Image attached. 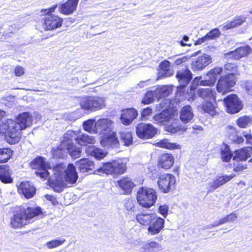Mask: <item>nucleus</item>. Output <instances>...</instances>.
Segmentation results:
<instances>
[{
  "label": "nucleus",
  "mask_w": 252,
  "mask_h": 252,
  "mask_svg": "<svg viewBox=\"0 0 252 252\" xmlns=\"http://www.w3.org/2000/svg\"><path fill=\"white\" fill-rule=\"evenodd\" d=\"M32 124V116L25 112L20 114L16 120L8 119L0 125V132L5 134L8 143L14 144L20 139V130L30 127Z\"/></svg>",
  "instance_id": "1"
},
{
  "label": "nucleus",
  "mask_w": 252,
  "mask_h": 252,
  "mask_svg": "<svg viewBox=\"0 0 252 252\" xmlns=\"http://www.w3.org/2000/svg\"><path fill=\"white\" fill-rule=\"evenodd\" d=\"M42 213L39 207H23L11 219L10 225L14 228H19L32 223L34 218Z\"/></svg>",
  "instance_id": "2"
},
{
  "label": "nucleus",
  "mask_w": 252,
  "mask_h": 252,
  "mask_svg": "<svg viewBox=\"0 0 252 252\" xmlns=\"http://www.w3.org/2000/svg\"><path fill=\"white\" fill-rule=\"evenodd\" d=\"M32 168L36 169L35 174L44 180L52 179L50 174L52 173L56 178V181L60 182L59 173L64 171V168L62 165H57L52 169L48 163L46 162L45 159L43 157H38L34 159L31 164Z\"/></svg>",
  "instance_id": "3"
},
{
  "label": "nucleus",
  "mask_w": 252,
  "mask_h": 252,
  "mask_svg": "<svg viewBox=\"0 0 252 252\" xmlns=\"http://www.w3.org/2000/svg\"><path fill=\"white\" fill-rule=\"evenodd\" d=\"M59 165H62L64 168V171L61 174L59 173L60 182L58 183L56 181V178L53 175L52 179H49V183L55 191L60 192L62 191L65 184L63 180V175L64 173V180L69 184L75 183L78 179V176L75 167L73 164H68L66 170L63 165L59 164Z\"/></svg>",
  "instance_id": "4"
},
{
  "label": "nucleus",
  "mask_w": 252,
  "mask_h": 252,
  "mask_svg": "<svg viewBox=\"0 0 252 252\" xmlns=\"http://www.w3.org/2000/svg\"><path fill=\"white\" fill-rule=\"evenodd\" d=\"M126 161L122 159L104 163L102 166L94 171L95 174L105 173L114 176L124 174L126 170Z\"/></svg>",
  "instance_id": "5"
},
{
  "label": "nucleus",
  "mask_w": 252,
  "mask_h": 252,
  "mask_svg": "<svg viewBox=\"0 0 252 252\" xmlns=\"http://www.w3.org/2000/svg\"><path fill=\"white\" fill-rule=\"evenodd\" d=\"M136 198L140 206L148 208L154 205L157 195L155 189L143 187L137 191Z\"/></svg>",
  "instance_id": "6"
},
{
  "label": "nucleus",
  "mask_w": 252,
  "mask_h": 252,
  "mask_svg": "<svg viewBox=\"0 0 252 252\" xmlns=\"http://www.w3.org/2000/svg\"><path fill=\"white\" fill-rule=\"evenodd\" d=\"M79 102L81 108L85 110L95 111L102 109L105 105L104 98L99 96L83 97Z\"/></svg>",
  "instance_id": "7"
},
{
  "label": "nucleus",
  "mask_w": 252,
  "mask_h": 252,
  "mask_svg": "<svg viewBox=\"0 0 252 252\" xmlns=\"http://www.w3.org/2000/svg\"><path fill=\"white\" fill-rule=\"evenodd\" d=\"M170 103L168 99H163L159 104V107H157L158 111L163 110L162 112L155 115L153 117L155 122L159 125H163L166 126L170 121L171 117L173 115L171 114L167 108L170 106Z\"/></svg>",
  "instance_id": "8"
},
{
  "label": "nucleus",
  "mask_w": 252,
  "mask_h": 252,
  "mask_svg": "<svg viewBox=\"0 0 252 252\" xmlns=\"http://www.w3.org/2000/svg\"><path fill=\"white\" fill-rule=\"evenodd\" d=\"M176 178L170 174H164L160 175L158 181L159 189L164 193H167L175 188Z\"/></svg>",
  "instance_id": "9"
},
{
  "label": "nucleus",
  "mask_w": 252,
  "mask_h": 252,
  "mask_svg": "<svg viewBox=\"0 0 252 252\" xmlns=\"http://www.w3.org/2000/svg\"><path fill=\"white\" fill-rule=\"evenodd\" d=\"M157 129L150 124L141 123L136 126V135L141 139L151 138L157 134Z\"/></svg>",
  "instance_id": "10"
},
{
  "label": "nucleus",
  "mask_w": 252,
  "mask_h": 252,
  "mask_svg": "<svg viewBox=\"0 0 252 252\" xmlns=\"http://www.w3.org/2000/svg\"><path fill=\"white\" fill-rule=\"evenodd\" d=\"M224 103L228 113L235 114L242 109V102L235 94L227 95L224 99Z\"/></svg>",
  "instance_id": "11"
},
{
  "label": "nucleus",
  "mask_w": 252,
  "mask_h": 252,
  "mask_svg": "<svg viewBox=\"0 0 252 252\" xmlns=\"http://www.w3.org/2000/svg\"><path fill=\"white\" fill-rule=\"evenodd\" d=\"M235 84V77L230 73L229 75L222 76L219 79L217 86L218 92L225 94Z\"/></svg>",
  "instance_id": "12"
},
{
  "label": "nucleus",
  "mask_w": 252,
  "mask_h": 252,
  "mask_svg": "<svg viewBox=\"0 0 252 252\" xmlns=\"http://www.w3.org/2000/svg\"><path fill=\"white\" fill-rule=\"evenodd\" d=\"M43 28L45 30H53L62 26L63 20L57 15L54 14H45Z\"/></svg>",
  "instance_id": "13"
},
{
  "label": "nucleus",
  "mask_w": 252,
  "mask_h": 252,
  "mask_svg": "<svg viewBox=\"0 0 252 252\" xmlns=\"http://www.w3.org/2000/svg\"><path fill=\"white\" fill-rule=\"evenodd\" d=\"M212 62L211 56L208 54H204L201 56H198L192 62V69L193 71L201 70L210 64Z\"/></svg>",
  "instance_id": "14"
},
{
  "label": "nucleus",
  "mask_w": 252,
  "mask_h": 252,
  "mask_svg": "<svg viewBox=\"0 0 252 252\" xmlns=\"http://www.w3.org/2000/svg\"><path fill=\"white\" fill-rule=\"evenodd\" d=\"M148 226V231L149 234L151 235L158 234L164 228V220L156 215L154 219L152 220Z\"/></svg>",
  "instance_id": "15"
},
{
  "label": "nucleus",
  "mask_w": 252,
  "mask_h": 252,
  "mask_svg": "<svg viewBox=\"0 0 252 252\" xmlns=\"http://www.w3.org/2000/svg\"><path fill=\"white\" fill-rule=\"evenodd\" d=\"M113 122L108 118H103L98 120L95 122L97 133L99 134H107L111 130Z\"/></svg>",
  "instance_id": "16"
},
{
  "label": "nucleus",
  "mask_w": 252,
  "mask_h": 252,
  "mask_svg": "<svg viewBox=\"0 0 252 252\" xmlns=\"http://www.w3.org/2000/svg\"><path fill=\"white\" fill-rule=\"evenodd\" d=\"M223 68L220 67H215L210 70L204 76V80L202 82V84L205 86L214 85L219 76L222 72Z\"/></svg>",
  "instance_id": "17"
},
{
  "label": "nucleus",
  "mask_w": 252,
  "mask_h": 252,
  "mask_svg": "<svg viewBox=\"0 0 252 252\" xmlns=\"http://www.w3.org/2000/svg\"><path fill=\"white\" fill-rule=\"evenodd\" d=\"M235 176L234 174L224 176H217L214 178L213 180L210 182L208 187V191H212L225 183L231 180Z\"/></svg>",
  "instance_id": "18"
},
{
  "label": "nucleus",
  "mask_w": 252,
  "mask_h": 252,
  "mask_svg": "<svg viewBox=\"0 0 252 252\" xmlns=\"http://www.w3.org/2000/svg\"><path fill=\"white\" fill-rule=\"evenodd\" d=\"M100 144L104 147H116L119 145V141L116 137V133L110 131L104 134L101 138Z\"/></svg>",
  "instance_id": "19"
},
{
  "label": "nucleus",
  "mask_w": 252,
  "mask_h": 252,
  "mask_svg": "<svg viewBox=\"0 0 252 252\" xmlns=\"http://www.w3.org/2000/svg\"><path fill=\"white\" fill-rule=\"evenodd\" d=\"M138 116L137 111L133 108L124 109L121 116L122 123L126 126L131 124Z\"/></svg>",
  "instance_id": "20"
},
{
  "label": "nucleus",
  "mask_w": 252,
  "mask_h": 252,
  "mask_svg": "<svg viewBox=\"0 0 252 252\" xmlns=\"http://www.w3.org/2000/svg\"><path fill=\"white\" fill-rule=\"evenodd\" d=\"M18 191L20 194H23L26 198L32 197L35 193V189L31 185L29 182H21L17 186Z\"/></svg>",
  "instance_id": "21"
},
{
  "label": "nucleus",
  "mask_w": 252,
  "mask_h": 252,
  "mask_svg": "<svg viewBox=\"0 0 252 252\" xmlns=\"http://www.w3.org/2000/svg\"><path fill=\"white\" fill-rule=\"evenodd\" d=\"M252 49L249 45L237 48L236 50L227 53L226 56L234 60H238L251 54Z\"/></svg>",
  "instance_id": "22"
},
{
  "label": "nucleus",
  "mask_w": 252,
  "mask_h": 252,
  "mask_svg": "<svg viewBox=\"0 0 252 252\" xmlns=\"http://www.w3.org/2000/svg\"><path fill=\"white\" fill-rule=\"evenodd\" d=\"M78 1L79 0H68L59 5V12L65 15L71 14L76 9Z\"/></svg>",
  "instance_id": "23"
},
{
  "label": "nucleus",
  "mask_w": 252,
  "mask_h": 252,
  "mask_svg": "<svg viewBox=\"0 0 252 252\" xmlns=\"http://www.w3.org/2000/svg\"><path fill=\"white\" fill-rule=\"evenodd\" d=\"M176 77L180 87H185L190 82L192 78V73L188 69L181 70L177 72Z\"/></svg>",
  "instance_id": "24"
},
{
  "label": "nucleus",
  "mask_w": 252,
  "mask_h": 252,
  "mask_svg": "<svg viewBox=\"0 0 252 252\" xmlns=\"http://www.w3.org/2000/svg\"><path fill=\"white\" fill-rule=\"evenodd\" d=\"M174 162V157L169 154H163L158 158V166L163 169H169Z\"/></svg>",
  "instance_id": "25"
},
{
  "label": "nucleus",
  "mask_w": 252,
  "mask_h": 252,
  "mask_svg": "<svg viewBox=\"0 0 252 252\" xmlns=\"http://www.w3.org/2000/svg\"><path fill=\"white\" fill-rule=\"evenodd\" d=\"M180 123L179 120L174 118L173 115L171 117L170 122L165 126V130L171 133H174L181 130H185L186 128L182 126Z\"/></svg>",
  "instance_id": "26"
},
{
  "label": "nucleus",
  "mask_w": 252,
  "mask_h": 252,
  "mask_svg": "<svg viewBox=\"0 0 252 252\" xmlns=\"http://www.w3.org/2000/svg\"><path fill=\"white\" fill-rule=\"evenodd\" d=\"M162 250L161 245L155 241H148L142 244L141 252H158Z\"/></svg>",
  "instance_id": "27"
},
{
  "label": "nucleus",
  "mask_w": 252,
  "mask_h": 252,
  "mask_svg": "<svg viewBox=\"0 0 252 252\" xmlns=\"http://www.w3.org/2000/svg\"><path fill=\"white\" fill-rule=\"evenodd\" d=\"M76 165L78 166L79 171L83 173L89 172L94 168V162L88 158H82L77 161Z\"/></svg>",
  "instance_id": "28"
},
{
  "label": "nucleus",
  "mask_w": 252,
  "mask_h": 252,
  "mask_svg": "<svg viewBox=\"0 0 252 252\" xmlns=\"http://www.w3.org/2000/svg\"><path fill=\"white\" fill-rule=\"evenodd\" d=\"M160 70L158 72V78H166L173 75V72L170 69V63L167 60H164L159 64Z\"/></svg>",
  "instance_id": "29"
},
{
  "label": "nucleus",
  "mask_w": 252,
  "mask_h": 252,
  "mask_svg": "<svg viewBox=\"0 0 252 252\" xmlns=\"http://www.w3.org/2000/svg\"><path fill=\"white\" fill-rule=\"evenodd\" d=\"M117 185L123 190L125 194L129 193L134 186L131 179L126 177L117 181Z\"/></svg>",
  "instance_id": "30"
},
{
  "label": "nucleus",
  "mask_w": 252,
  "mask_h": 252,
  "mask_svg": "<svg viewBox=\"0 0 252 252\" xmlns=\"http://www.w3.org/2000/svg\"><path fill=\"white\" fill-rule=\"evenodd\" d=\"M87 155L94 157L96 159L103 158L106 155V153L100 148L94 146H88L86 149Z\"/></svg>",
  "instance_id": "31"
},
{
  "label": "nucleus",
  "mask_w": 252,
  "mask_h": 252,
  "mask_svg": "<svg viewBox=\"0 0 252 252\" xmlns=\"http://www.w3.org/2000/svg\"><path fill=\"white\" fill-rule=\"evenodd\" d=\"M78 135L77 131L68 130L64 134L63 139L61 141L62 146L67 147L69 145L73 144V139L76 141V138Z\"/></svg>",
  "instance_id": "32"
},
{
  "label": "nucleus",
  "mask_w": 252,
  "mask_h": 252,
  "mask_svg": "<svg viewBox=\"0 0 252 252\" xmlns=\"http://www.w3.org/2000/svg\"><path fill=\"white\" fill-rule=\"evenodd\" d=\"M180 119L184 123L189 122L193 117V114L191 107L186 105L183 107L180 111Z\"/></svg>",
  "instance_id": "33"
},
{
  "label": "nucleus",
  "mask_w": 252,
  "mask_h": 252,
  "mask_svg": "<svg viewBox=\"0 0 252 252\" xmlns=\"http://www.w3.org/2000/svg\"><path fill=\"white\" fill-rule=\"evenodd\" d=\"M155 216L154 214L140 213L136 215V219L141 224L148 225Z\"/></svg>",
  "instance_id": "34"
},
{
  "label": "nucleus",
  "mask_w": 252,
  "mask_h": 252,
  "mask_svg": "<svg viewBox=\"0 0 252 252\" xmlns=\"http://www.w3.org/2000/svg\"><path fill=\"white\" fill-rule=\"evenodd\" d=\"M9 167L5 165L0 166V180L4 183H10L12 182Z\"/></svg>",
  "instance_id": "35"
},
{
  "label": "nucleus",
  "mask_w": 252,
  "mask_h": 252,
  "mask_svg": "<svg viewBox=\"0 0 252 252\" xmlns=\"http://www.w3.org/2000/svg\"><path fill=\"white\" fill-rule=\"evenodd\" d=\"M155 91L156 98L159 99L168 96L172 93V88L168 86H159Z\"/></svg>",
  "instance_id": "36"
},
{
  "label": "nucleus",
  "mask_w": 252,
  "mask_h": 252,
  "mask_svg": "<svg viewBox=\"0 0 252 252\" xmlns=\"http://www.w3.org/2000/svg\"><path fill=\"white\" fill-rule=\"evenodd\" d=\"M76 142L80 145H85L88 144H94L95 140L92 136L88 135L85 134H80L76 138Z\"/></svg>",
  "instance_id": "37"
},
{
  "label": "nucleus",
  "mask_w": 252,
  "mask_h": 252,
  "mask_svg": "<svg viewBox=\"0 0 252 252\" xmlns=\"http://www.w3.org/2000/svg\"><path fill=\"white\" fill-rule=\"evenodd\" d=\"M155 146L159 148L173 150L180 148V145L176 143H171L167 139H164L155 144Z\"/></svg>",
  "instance_id": "38"
},
{
  "label": "nucleus",
  "mask_w": 252,
  "mask_h": 252,
  "mask_svg": "<svg viewBox=\"0 0 252 252\" xmlns=\"http://www.w3.org/2000/svg\"><path fill=\"white\" fill-rule=\"evenodd\" d=\"M215 92L210 88H199L197 91V95L204 99L213 98L215 100Z\"/></svg>",
  "instance_id": "39"
},
{
  "label": "nucleus",
  "mask_w": 252,
  "mask_h": 252,
  "mask_svg": "<svg viewBox=\"0 0 252 252\" xmlns=\"http://www.w3.org/2000/svg\"><path fill=\"white\" fill-rule=\"evenodd\" d=\"M237 218L236 214L231 213L227 216L221 218L218 221L215 222L213 226H219L227 222H234Z\"/></svg>",
  "instance_id": "40"
},
{
  "label": "nucleus",
  "mask_w": 252,
  "mask_h": 252,
  "mask_svg": "<svg viewBox=\"0 0 252 252\" xmlns=\"http://www.w3.org/2000/svg\"><path fill=\"white\" fill-rule=\"evenodd\" d=\"M95 121L93 119L88 120L83 123V127L85 130L91 133H97Z\"/></svg>",
  "instance_id": "41"
},
{
  "label": "nucleus",
  "mask_w": 252,
  "mask_h": 252,
  "mask_svg": "<svg viewBox=\"0 0 252 252\" xmlns=\"http://www.w3.org/2000/svg\"><path fill=\"white\" fill-rule=\"evenodd\" d=\"M221 156L223 161H229L232 157L229 147L225 144H223L221 146Z\"/></svg>",
  "instance_id": "42"
},
{
  "label": "nucleus",
  "mask_w": 252,
  "mask_h": 252,
  "mask_svg": "<svg viewBox=\"0 0 252 252\" xmlns=\"http://www.w3.org/2000/svg\"><path fill=\"white\" fill-rule=\"evenodd\" d=\"M13 151L9 148L0 149V162H6L11 157Z\"/></svg>",
  "instance_id": "43"
},
{
  "label": "nucleus",
  "mask_w": 252,
  "mask_h": 252,
  "mask_svg": "<svg viewBox=\"0 0 252 252\" xmlns=\"http://www.w3.org/2000/svg\"><path fill=\"white\" fill-rule=\"evenodd\" d=\"M66 149L70 156L74 158H78L81 156V149L79 147L75 146L74 144L69 145V146L66 147Z\"/></svg>",
  "instance_id": "44"
},
{
  "label": "nucleus",
  "mask_w": 252,
  "mask_h": 252,
  "mask_svg": "<svg viewBox=\"0 0 252 252\" xmlns=\"http://www.w3.org/2000/svg\"><path fill=\"white\" fill-rule=\"evenodd\" d=\"M52 152L54 158H61L64 157L67 150L66 149V146H62V143H61L60 145L57 148H54Z\"/></svg>",
  "instance_id": "45"
},
{
  "label": "nucleus",
  "mask_w": 252,
  "mask_h": 252,
  "mask_svg": "<svg viewBox=\"0 0 252 252\" xmlns=\"http://www.w3.org/2000/svg\"><path fill=\"white\" fill-rule=\"evenodd\" d=\"M245 21V18L240 17L236 18L232 21L227 22L225 25L223 26L222 29L223 30H227L235 28L238 26L241 25Z\"/></svg>",
  "instance_id": "46"
},
{
  "label": "nucleus",
  "mask_w": 252,
  "mask_h": 252,
  "mask_svg": "<svg viewBox=\"0 0 252 252\" xmlns=\"http://www.w3.org/2000/svg\"><path fill=\"white\" fill-rule=\"evenodd\" d=\"M252 124V117L244 116L239 118L237 120V125L241 128H246Z\"/></svg>",
  "instance_id": "47"
},
{
  "label": "nucleus",
  "mask_w": 252,
  "mask_h": 252,
  "mask_svg": "<svg viewBox=\"0 0 252 252\" xmlns=\"http://www.w3.org/2000/svg\"><path fill=\"white\" fill-rule=\"evenodd\" d=\"M121 140L125 146H128L133 142L132 133L130 132L122 131L120 132Z\"/></svg>",
  "instance_id": "48"
},
{
  "label": "nucleus",
  "mask_w": 252,
  "mask_h": 252,
  "mask_svg": "<svg viewBox=\"0 0 252 252\" xmlns=\"http://www.w3.org/2000/svg\"><path fill=\"white\" fill-rule=\"evenodd\" d=\"M202 109L206 113L211 116L216 114V107L215 104L210 101H206L202 105Z\"/></svg>",
  "instance_id": "49"
},
{
  "label": "nucleus",
  "mask_w": 252,
  "mask_h": 252,
  "mask_svg": "<svg viewBox=\"0 0 252 252\" xmlns=\"http://www.w3.org/2000/svg\"><path fill=\"white\" fill-rule=\"evenodd\" d=\"M136 202L132 198H128L124 201V208L128 212H134L136 211Z\"/></svg>",
  "instance_id": "50"
},
{
  "label": "nucleus",
  "mask_w": 252,
  "mask_h": 252,
  "mask_svg": "<svg viewBox=\"0 0 252 252\" xmlns=\"http://www.w3.org/2000/svg\"><path fill=\"white\" fill-rule=\"evenodd\" d=\"M155 98H156V95L155 90L148 91L145 94L142 103L145 104H149L152 103Z\"/></svg>",
  "instance_id": "51"
},
{
  "label": "nucleus",
  "mask_w": 252,
  "mask_h": 252,
  "mask_svg": "<svg viewBox=\"0 0 252 252\" xmlns=\"http://www.w3.org/2000/svg\"><path fill=\"white\" fill-rule=\"evenodd\" d=\"M65 241L64 238H61L49 241L45 245L48 249H52L63 245Z\"/></svg>",
  "instance_id": "52"
},
{
  "label": "nucleus",
  "mask_w": 252,
  "mask_h": 252,
  "mask_svg": "<svg viewBox=\"0 0 252 252\" xmlns=\"http://www.w3.org/2000/svg\"><path fill=\"white\" fill-rule=\"evenodd\" d=\"M168 59L171 60H174L176 65H180L189 60L190 57L189 56L176 55L175 56L170 57Z\"/></svg>",
  "instance_id": "53"
},
{
  "label": "nucleus",
  "mask_w": 252,
  "mask_h": 252,
  "mask_svg": "<svg viewBox=\"0 0 252 252\" xmlns=\"http://www.w3.org/2000/svg\"><path fill=\"white\" fill-rule=\"evenodd\" d=\"M201 77H196L191 82L190 87V93L191 96L194 95L195 90L198 85L203 86L202 84V82H203V80H201Z\"/></svg>",
  "instance_id": "54"
},
{
  "label": "nucleus",
  "mask_w": 252,
  "mask_h": 252,
  "mask_svg": "<svg viewBox=\"0 0 252 252\" xmlns=\"http://www.w3.org/2000/svg\"><path fill=\"white\" fill-rule=\"evenodd\" d=\"M224 69L226 75H229L230 73H232V75L235 76L234 73L236 71L237 66L234 63H226L224 65Z\"/></svg>",
  "instance_id": "55"
},
{
  "label": "nucleus",
  "mask_w": 252,
  "mask_h": 252,
  "mask_svg": "<svg viewBox=\"0 0 252 252\" xmlns=\"http://www.w3.org/2000/svg\"><path fill=\"white\" fill-rule=\"evenodd\" d=\"M220 34L219 29L216 28L209 32L206 35L208 40H211L218 38Z\"/></svg>",
  "instance_id": "56"
},
{
  "label": "nucleus",
  "mask_w": 252,
  "mask_h": 252,
  "mask_svg": "<svg viewBox=\"0 0 252 252\" xmlns=\"http://www.w3.org/2000/svg\"><path fill=\"white\" fill-rule=\"evenodd\" d=\"M169 206L166 204L159 205L158 208V212L165 218L168 214Z\"/></svg>",
  "instance_id": "57"
},
{
  "label": "nucleus",
  "mask_w": 252,
  "mask_h": 252,
  "mask_svg": "<svg viewBox=\"0 0 252 252\" xmlns=\"http://www.w3.org/2000/svg\"><path fill=\"white\" fill-rule=\"evenodd\" d=\"M152 113V110L150 107H147L143 109L141 112V117L142 120H145L147 117L151 115Z\"/></svg>",
  "instance_id": "58"
},
{
  "label": "nucleus",
  "mask_w": 252,
  "mask_h": 252,
  "mask_svg": "<svg viewBox=\"0 0 252 252\" xmlns=\"http://www.w3.org/2000/svg\"><path fill=\"white\" fill-rule=\"evenodd\" d=\"M242 134L246 139V143L252 145V134L249 133L246 131H243Z\"/></svg>",
  "instance_id": "59"
},
{
  "label": "nucleus",
  "mask_w": 252,
  "mask_h": 252,
  "mask_svg": "<svg viewBox=\"0 0 252 252\" xmlns=\"http://www.w3.org/2000/svg\"><path fill=\"white\" fill-rule=\"evenodd\" d=\"M15 74L17 76H21L25 72V69L23 67L20 66H17L14 69Z\"/></svg>",
  "instance_id": "60"
},
{
  "label": "nucleus",
  "mask_w": 252,
  "mask_h": 252,
  "mask_svg": "<svg viewBox=\"0 0 252 252\" xmlns=\"http://www.w3.org/2000/svg\"><path fill=\"white\" fill-rule=\"evenodd\" d=\"M245 88L249 94L252 95V82H246L245 85Z\"/></svg>",
  "instance_id": "61"
},
{
  "label": "nucleus",
  "mask_w": 252,
  "mask_h": 252,
  "mask_svg": "<svg viewBox=\"0 0 252 252\" xmlns=\"http://www.w3.org/2000/svg\"><path fill=\"white\" fill-rule=\"evenodd\" d=\"M208 40L206 35H205L204 36L199 38L197 41L195 42V45H200L203 43L207 42Z\"/></svg>",
  "instance_id": "62"
},
{
  "label": "nucleus",
  "mask_w": 252,
  "mask_h": 252,
  "mask_svg": "<svg viewBox=\"0 0 252 252\" xmlns=\"http://www.w3.org/2000/svg\"><path fill=\"white\" fill-rule=\"evenodd\" d=\"M148 169L149 172L152 173V175H157V171L156 166L152 165H149L148 166Z\"/></svg>",
  "instance_id": "63"
},
{
  "label": "nucleus",
  "mask_w": 252,
  "mask_h": 252,
  "mask_svg": "<svg viewBox=\"0 0 252 252\" xmlns=\"http://www.w3.org/2000/svg\"><path fill=\"white\" fill-rule=\"evenodd\" d=\"M45 197L47 200L51 201L53 204L57 203V200L54 196L47 194L45 195Z\"/></svg>",
  "instance_id": "64"
}]
</instances>
